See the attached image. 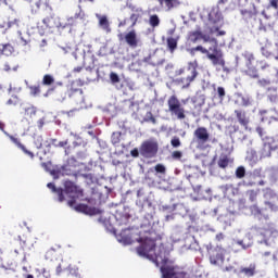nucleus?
Instances as JSON below:
<instances>
[{
	"instance_id": "obj_31",
	"label": "nucleus",
	"mask_w": 278,
	"mask_h": 278,
	"mask_svg": "<svg viewBox=\"0 0 278 278\" xmlns=\"http://www.w3.org/2000/svg\"><path fill=\"white\" fill-rule=\"evenodd\" d=\"M273 257V260L277 261V256L276 255H273V253L270 251H266V252H263L261 254V260L265 263V264H268V262H270V258Z\"/></svg>"
},
{
	"instance_id": "obj_22",
	"label": "nucleus",
	"mask_w": 278,
	"mask_h": 278,
	"mask_svg": "<svg viewBox=\"0 0 278 278\" xmlns=\"http://www.w3.org/2000/svg\"><path fill=\"white\" fill-rule=\"evenodd\" d=\"M203 38V31L201 30H192L188 34V40L189 42H192V45H197V42H200Z\"/></svg>"
},
{
	"instance_id": "obj_39",
	"label": "nucleus",
	"mask_w": 278,
	"mask_h": 278,
	"mask_svg": "<svg viewBox=\"0 0 278 278\" xmlns=\"http://www.w3.org/2000/svg\"><path fill=\"white\" fill-rule=\"evenodd\" d=\"M247 176V169L244 168V166H239L236 169V177L237 179H243V177Z\"/></svg>"
},
{
	"instance_id": "obj_57",
	"label": "nucleus",
	"mask_w": 278,
	"mask_h": 278,
	"mask_svg": "<svg viewBox=\"0 0 278 278\" xmlns=\"http://www.w3.org/2000/svg\"><path fill=\"white\" fill-rule=\"evenodd\" d=\"M130 154L132 157H139L140 155V150L138 151V149H134L130 151Z\"/></svg>"
},
{
	"instance_id": "obj_34",
	"label": "nucleus",
	"mask_w": 278,
	"mask_h": 278,
	"mask_svg": "<svg viewBox=\"0 0 278 278\" xmlns=\"http://www.w3.org/2000/svg\"><path fill=\"white\" fill-rule=\"evenodd\" d=\"M245 75L251 77L252 79H258L260 74H257V70L255 67H250L245 71Z\"/></svg>"
},
{
	"instance_id": "obj_45",
	"label": "nucleus",
	"mask_w": 278,
	"mask_h": 278,
	"mask_svg": "<svg viewBox=\"0 0 278 278\" xmlns=\"http://www.w3.org/2000/svg\"><path fill=\"white\" fill-rule=\"evenodd\" d=\"M49 173H50V175H52V177L58 179V177H60V175H62V168H53L52 167Z\"/></svg>"
},
{
	"instance_id": "obj_28",
	"label": "nucleus",
	"mask_w": 278,
	"mask_h": 278,
	"mask_svg": "<svg viewBox=\"0 0 278 278\" xmlns=\"http://www.w3.org/2000/svg\"><path fill=\"white\" fill-rule=\"evenodd\" d=\"M58 18L59 17H53V16H47L42 20L43 25L49 27L50 29L55 27L58 25Z\"/></svg>"
},
{
	"instance_id": "obj_10",
	"label": "nucleus",
	"mask_w": 278,
	"mask_h": 278,
	"mask_svg": "<svg viewBox=\"0 0 278 278\" xmlns=\"http://www.w3.org/2000/svg\"><path fill=\"white\" fill-rule=\"evenodd\" d=\"M258 236L262 238L263 242H268L273 236H278L277 226L269 224L267 227L260 229Z\"/></svg>"
},
{
	"instance_id": "obj_53",
	"label": "nucleus",
	"mask_w": 278,
	"mask_h": 278,
	"mask_svg": "<svg viewBox=\"0 0 278 278\" xmlns=\"http://www.w3.org/2000/svg\"><path fill=\"white\" fill-rule=\"evenodd\" d=\"M172 157L173 160H180L181 157H184V153H181V151H174L172 153Z\"/></svg>"
},
{
	"instance_id": "obj_37",
	"label": "nucleus",
	"mask_w": 278,
	"mask_h": 278,
	"mask_svg": "<svg viewBox=\"0 0 278 278\" xmlns=\"http://www.w3.org/2000/svg\"><path fill=\"white\" fill-rule=\"evenodd\" d=\"M149 24L151 27H159L160 26V16L157 14L151 15L149 20Z\"/></svg>"
},
{
	"instance_id": "obj_62",
	"label": "nucleus",
	"mask_w": 278,
	"mask_h": 278,
	"mask_svg": "<svg viewBox=\"0 0 278 278\" xmlns=\"http://www.w3.org/2000/svg\"><path fill=\"white\" fill-rule=\"evenodd\" d=\"M225 238V236L223 233H218L216 235V240H218L220 242V240H223Z\"/></svg>"
},
{
	"instance_id": "obj_38",
	"label": "nucleus",
	"mask_w": 278,
	"mask_h": 278,
	"mask_svg": "<svg viewBox=\"0 0 278 278\" xmlns=\"http://www.w3.org/2000/svg\"><path fill=\"white\" fill-rule=\"evenodd\" d=\"M55 257H58V252L55 251V249H50L46 252V260L53 262Z\"/></svg>"
},
{
	"instance_id": "obj_44",
	"label": "nucleus",
	"mask_w": 278,
	"mask_h": 278,
	"mask_svg": "<svg viewBox=\"0 0 278 278\" xmlns=\"http://www.w3.org/2000/svg\"><path fill=\"white\" fill-rule=\"evenodd\" d=\"M51 144H53V147L64 148L68 144V140L58 142V139H52Z\"/></svg>"
},
{
	"instance_id": "obj_13",
	"label": "nucleus",
	"mask_w": 278,
	"mask_h": 278,
	"mask_svg": "<svg viewBox=\"0 0 278 278\" xmlns=\"http://www.w3.org/2000/svg\"><path fill=\"white\" fill-rule=\"evenodd\" d=\"M193 136H194L198 144H200V147H203V144H205V142H207L210 140V132L207 131V128H205V127H198L194 130Z\"/></svg>"
},
{
	"instance_id": "obj_8",
	"label": "nucleus",
	"mask_w": 278,
	"mask_h": 278,
	"mask_svg": "<svg viewBox=\"0 0 278 278\" xmlns=\"http://www.w3.org/2000/svg\"><path fill=\"white\" fill-rule=\"evenodd\" d=\"M58 86H61V90H62V94H61V99L62 101L66 100V99H71L73 98V94H75V92H78L79 89H75V88H68V87H64V84L62 81H58L55 84V86H53L52 88H49L47 90V92L43 94V97H50V94H53V92H55V88H58Z\"/></svg>"
},
{
	"instance_id": "obj_42",
	"label": "nucleus",
	"mask_w": 278,
	"mask_h": 278,
	"mask_svg": "<svg viewBox=\"0 0 278 278\" xmlns=\"http://www.w3.org/2000/svg\"><path fill=\"white\" fill-rule=\"evenodd\" d=\"M25 112V116H34L36 115V109L34 105H29L27 108L24 109Z\"/></svg>"
},
{
	"instance_id": "obj_60",
	"label": "nucleus",
	"mask_w": 278,
	"mask_h": 278,
	"mask_svg": "<svg viewBox=\"0 0 278 278\" xmlns=\"http://www.w3.org/2000/svg\"><path fill=\"white\" fill-rule=\"evenodd\" d=\"M75 203H76L75 199H72V200H70V201L67 202V205H68L70 207H73V206L75 205Z\"/></svg>"
},
{
	"instance_id": "obj_6",
	"label": "nucleus",
	"mask_w": 278,
	"mask_h": 278,
	"mask_svg": "<svg viewBox=\"0 0 278 278\" xmlns=\"http://www.w3.org/2000/svg\"><path fill=\"white\" fill-rule=\"evenodd\" d=\"M159 146L157 142L153 140H146L141 143L139 148V153L142 157L151 159L157 155Z\"/></svg>"
},
{
	"instance_id": "obj_32",
	"label": "nucleus",
	"mask_w": 278,
	"mask_h": 278,
	"mask_svg": "<svg viewBox=\"0 0 278 278\" xmlns=\"http://www.w3.org/2000/svg\"><path fill=\"white\" fill-rule=\"evenodd\" d=\"M55 84V78L51 74H46L42 78L43 86H53Z\"/></svg>"
},
{
	"instance_id": "obj_2",
	"label": "nucleus",
	"mask_w": 278,
	"mask_h": 278,
	"mask_svg": "<svg viewBox=\"0 0 278 278\" xmlns=\"http://www.w3.org/2000/svg\"><path fill=\"white\" fill-rule=\"evenodd\" d=\"M265 208H260L257 205L251 207V212L257 220H268L269 216L266 214V210L270 212H278V195L276 193H269V200L264 202Z\"/></svg>"
},
{
	"instance_id": "obj_48",
	"label": "nucleus",
	"mask_w": 278,
	"mask_h": 278,
	"mask_svg": "<svg viewBox=\"0 0 278 278\" xmlns=\"http://www.w3.org/2000/svg\"><path fill=\"white\" fill-rule=\"evenodd\" d=\"M3 71H5V73H10V71H18V65L12 67L10 63L7 62L3 65Z\"/></svg>"
},
{
	"instance_id": "obj_51",
	"label": "nucleus",
	"mask_w": 278,
	"mask_h": 278,
	"mask_svg": "<svg viewBox=\"0 0 278 278\" xmlns=\"http://www.w3.org/2000/svg\"><path fill=\"white\" fill-rule=\"evenodd\" d=\"M242 16H244V18H253V16H255V13H253V11H249V10H243L241 11Z\"/></svg>"
},
{
	"instance_id": "obj_64",
	"label": "nucleus",
	"mask_w": 278,
	"mask_h": 278,
	"mask_svg": "<svg viewBox=\"0 0 278 278\" xmlns=\"http://www.w3.org/2000/svg\"><path fill=\"white\" fill-rule=\"evenodd\" d=\"M243 105L245 106L251 105V101L243 99Z\"/></svg>"
},
{
	"instance_id": "obj_21",
	"label": "nucleus",
	"mask_w": 278,
	"mask_h": 278,
	"mask_svg": "<svg viewBox=\"0 0 278 278\" xmlns=\"http://www.w3.org/2000/svg\"><path fill=\"white\" fill-rule=\"evenodd\" d=\"M73 25H75V17H68L66 20L58 18V24L55 25V27L66 29V27H73Z\"/></svg>"
},
{
	"instance_id": "obj_12",
	"label": "nucleus",
	"mask_w": 278,
	"mask_h": 278,
	"mask_svg": "<svg viewBox=\"0 0 278 278\" xmlns=\"http://www.w3.org/2000/svg\"><path fill=\"white\" fill-rule=\"evenodd\" d=\"M76 212H80L81 214H86L87 216H99L103 214V211L98 207L89 206L88 204H77L75 206Z\"/></svg>"
},
{
	"instance_id": "obj_20",
	"label": "nucleus",
	"mask_w": 278,
	"mask_h": 278,
	"mask_svg": "<svg viewBox=\"0 0 278 278\" xmlns=\"http://www.w3.org/2000/svg\"><path fill=\"white\" fill-rule=\"evenodd\" d=\"M14 53V46L12 43H0V55L10 58Z\"/></svg>"
},
{
	"instance_id": "obj_5",
	"label": "nucleus",
	"mask_w": 278,
	"mask_h": 278,
	"mask_svg": "<svg viewBox=\"0 0 278 278\" xmlns=\"http://www.w3.org/2000/svg\"><path fill=\"white\" fill-rule=\"evenodd\" d=\"M161 273L162 278H188V273L175 265H163Z\"/></svg>"
},
{
	"instance_id": "obj_36",
	"label": "nucleus",
	"mask_w": 278,
	"mask_h": 278,
	"mask_svg": "<svg viewBox=\"0 0 278 278\" xmlns=\"http://www.w3.org/2000/svg\"><path fill=\"white\" fill-rule=\"evenodd\" d=\"M144 123H152L153 125L157 124V119L155 118V116H153V113L151 111H149L146 114V117L143 118Z\"/></svg>"
},
{
	"instance_id": "obj_52",
	"label": "nucleus",
	"mask_w": 278,
	"mask_h": 278,
	"mask_svg": "<svg viewBox=\"0 0 278 278\" xmlns=\"http://www.w3.org/2000/svg\"><path fill=\"white\" fill-rule=\"evenodd\" d=\"M154 170L164 175V173H166V167L163 164H156Z\"/></svg>"
},
{
	"instance_id": "obj_25",
	"label": "nucleus",
	"mask_w": 278,
	"mask_h": 278,
	"mask_svg": "<svg viewBox=\"0 0 278 278\" xmlns=\"http://www.w3.org/2000/svg\"><path fill=\"white\" fill-rule=\"evenodd\" d=\"M99 25L106 31V34H110L112 31V28L110 27V21H108V16L102 15L99 17Z\"/></svg>"
},
{
	"instance_id": "obj_61",
	"label": "nucleus",
	"mask_w": 278,
	"mask_h": 278,
	"mask_svg": "<svg viewBox=\"0 0 278 278\" xmlns=\"http://www.w3.org/2000/svg\"><path fill=\"white\" fill-rule=\"evenodd\" d=\"M237 244H239V247H242V249H247V245H244V241L242 240L237 241Z\"/></svg>"
},
{
	"instance_id": "obj_16",
	"label": "nucleus",
	"mask_w": 278,
	"mask_h": 278,
	"mask_svg": "<svg viewBox=\"0 0 278 278\" xmlns=\"http://www.w3.org/2000/svg\"><path fill=\"white\" fill-rule=\"evenodd\" d=\"M9 138L13 142V144H16V147L18 149H21V151H23V153H25V155H28V157L34 160V157H35L34 152L27 150V148H25V146L23 143H21V139L16 138L14 136H9Z\"/></svg>"
},
{
	"instance_id": "obj_3",
	"label": "nucleus",
	"mask_w": 278,
	"mask_h": 278,
	"mask_svg": "<svg viewBox=\"0 0 278 278\" xmlns=\"http://www.w3.org/2000/svg\"><path fill=\"white\" fill-rule=\"evenodd\" d=\"M168 112L172 116H176L178 121L186 118V109L181 105V101L177 96H170L167 100Z\"/></svg>"
},
{
	"instance_id": "obj_50",
	"label": "nucleus",
	"mask_w": 278,
	"mask_h": 278,
	"mask_svg": "<svg viewBox=\"0 0 278 278\" xmlns=\"http://www.w3.org/2000/svg\"><path fill=\"white\" fill-rule=\"evenodd\" d=\"M41 166L47 173H50V170L53 168V163L49 161L47 163H41Z\"/></svg>"
},
{
	"instance_id": "obj_29",
	"label": "nucleus",
	"mask_w": 278,
	"mask_h": 278,
	"mask_svg": "<svg viewBox=\"0 0 278 278\" xmlns=\"http://www.w3.org/2000/svg\"><path fill=\"white\" fill-rule=\"evenodd\" d=\"M200 51L203 55H207L210 53V50L204 48L203 46H197L191 49H189L190 55H197V52Z\"/></svg>"
},
{
	"instance_id": "obj_4",
	"label": "nucleus",
	"mask_w": 278,
	"mask_h": 278,
	"mask_svg": "<svg viewBox=\"0 0 278 278\" xmlns=\"http://www.w3.org/2000/svg\"><path fill=\"white\" fill-rule=\"evenodd\" d=\"M212 42H215L213 48H208L206 58L212 62L213 66H223L225 68V59L223 58V51L218 49V42L216 39H212ZM212 51L213 53H210Z\"/></svg>"
},
{
	"instance_id": "obj_41",
	"label": "nucleus",
	"mask_w": 278,
	"mask_h": 278,
	"mask_svg": "<svg viewBox=\"0 0 278 278\" xmlns=\"http://www.w3.org/2000/svg\"><path fill=\"white\" fill-rule=\"evenodd\" d=\"M217 36H225L227 34L225 30H220V26H211L210 34H216Z\"/></svg>"
},
{
	"instance_id": "obj_30",
	"label": "nucleus",
	"mask_w": 278,
	"mask_h": 278,
	"mask_svg": "<svg viewBox=\"0 0 278 278\" xmlns=\"http://www.w3.org/2000/svg\"><path fill=\"white\" fill-rule=\"evenodd\" d=\"M61 175H66L68 177H77V173L73 169H71V165H63L61 167Z\"/></svg>"
},
{
	"instance_id": "obj_33",
	"label": "nucleus",
	"mask_w": 278,
	"mask_h": 278,
	"mask_svg": "<svg viewBox=\"0 0 278 278\" xmlns=\"http://www.w3.org/2000/svg\"><path fill=\"white\" fill-rule=\"evenodd\" d=\"M28 90L30 92V97H39L41 92L40 85L29 86Z\"/></svg>"
},
{
	"instance_id": "obj_26",
	"label": "nucleus",
	"mask_w": 278,
	"mask_h": 278,
	"mask_svg": "<svg viewBox=\"0 0 278 278\" xmlns=\"http://www.w3.org/2000/svg\"><path fill=\"white\" fill-rule=\"evenodd\" d=\"M153 249H155L154 244L151 248H149V245H147V243H142L140 247L137 248V253L139 255L147 256V255H149L150 251H153Z\"/></svg>"
},
{
	"instance_id": "obj_1",
	"label": "nucleus",
	"mask_w": 278,
	"mask_h": 278,
	"mask_svg": "<svg viewBox=\"0 0 278 278\" xmlns=\"http://www.w3.org/2000/svg\"><path fill=\"white\" fill-rule=\"evenodd\" d=\"M197 68H199V62L195 60L189 62L186 67L176 70L175 75L177 77L181 75L185 76L177 79V84H181L184 90L190 88L192 81H194L197 77H199V71Z\"/></svg>"
},
{
	"instance_id": "obj_19",
	"label": "nucleus",
	"mask_w": 278,
	"mask_h": 278,
	"mask_svg": "<svg viewBox=\"0 0 278 278\" xmlns=\"http://www.w3.org/2000/svg\"><path fill=\"white\" fill-rule=\"evenodd\" d=\"M233 164V159L229 157V155L227 154H220L218 161H217V165L219 168H228L229 165Z\"/></svg>"
},
{
	"instance_id": "obj_47",
	"label": "nucleus",
	"mask_w": 278,
	"mask_h": 278,
	"mask_svg": "<svg viewBox=\"0 0 278 278\" xmlns=\"http://www.w3.org/2000/svg\"><path fill=\"white\" fill-rule=\"evenodd\" d=\"M225 88L224 87H217V96L220 101L225 100Z\"/></svg>"
},
{
	"instance_id": "obj_55",
	"label": "nucleus",
	"mask_w": 278,
	"mask_h": 278,
	"mask_svg": "<svg viewBox=\"0 0 278 278\" xmlns=\"http://www.w3.org/2000/svg\"><path fill=\"white\" fill-rule=\"evenodd\" d=\"M140 18V15L136 14V13H132L130 15V21L132 22V27L134 25H136V23H138V20Z\"/></svg>"
},
{
	"instance_id": "obj_43",
	"label": "nucleus",
	"mask_w": 278,
	"mask_h": 278,
	"mask_svg": "<svg viewBox=\"0 0 278 278\" xmlns=\"http://www.w3.org/2000/svg\"><path fill=\"white\" fill-rule=\"evenodd\" d=\"M248 197H249V201H251V203L257 201V191L249 190L248 191Z\"/></svg>"
},
{
	"instance_id": "obj_54",
	"label": "nucleus",
	"mask_w": 278,
	"mask_h": 278,
	"mask_svg": "<svg viewBox=\"0 0 278 278\" xmlns=\"http://www.w3.org/2000/svg\"><path fill=\"white\" fill-rule=\"evenodd\" d=\"M258 86H262L263 88H266V86H270V80L268 79H260L258 80Z\"/></svg>"
},
{
	"instance_id": "obj_59",
	"label": "nucleus",
	"mask_w": 278,
	"mask_h": 278,
	"mask_svg": "<svg viewBox=\"0 0 278 278\" xmlns=\"http://www.w3.org/2000/svg\"><path fill=\"white\" fill-rule=\"evenodd\" d=\"M56 275H62V265L59 264L56 267Z\"/></svg>"
},
{
	"instance_id": "obj_23",
	"label": "nucleus",
	"mask_w": 278,
	"mask_h": 278,
	"mask_svg": "<svg viewBox=\"0 0 278 278\" xmlns=\"http://www.w3.org/2000/svg\"><path fill=\"white\" fill-rule=\"evenodd\" d=\"M47 188H49V190H51L52 192H55L58 194V199H59V202L62 203L63 201H65V198H64V189L62 188H59L56 189L55 188V184L53 182H49L47 185Z\"/></svg>"
},
{
	"instance_id": "obj_63",
	"label": "nucleus",
	"mask_w": 278,
	"mask_h": 278,
	"mask_svg": "<svg viewBox=\"0 0 278 278\" xmlns=\"http://www.w3.org/2000/svg\"><path fill=\"white\" fill-rule=\"evenodd\" d=\"M83 68L84 67H81V66L75 67L74 73H81Z\"/></svg>"
},
{
	"instance_id": "obj_18",
	"label": "nucleus",
	"mask_w": 278,
	"mask_h": 278,
	"mask_svg": "<svg viewBox=\"0 0 278 278\" xmlns=\"http://www.w3.org/2000/svg\"><path fill=\"white\" fill-rule=\"evenodd\" d=\"M119 236L121 241L124 242V244H134V235L129 228L122 230Z\"/></svg>"
},
{
	"instance_id": "obj_40",
	"label": "nucleus",
	"mask_w": 278,
	"mask_h": 278,
	"mask_svg": "<svg viewBox=\"0 0 278 278\" xmlns=\"http://www.w3.org/2000/svg\"><path fill=\"white\" fill-rule=\"evenodd\" d=\"M121 131L113 132L111 136V142L112 144H119L121 143Z\"/></svg>"
},
{
	"instance_id": "obj_58",
	"label": "nucleus",
	"mask_w": 278,
	"mask_h": 278,
	"mask_svg": "<svg viewBox=\"0 0 278 278\" xmlns=\"http://www.w3.org/2000/svg\"><path fill=\"white\" fill-rule=\"evenodd\" d=\"M202 40H203V42H210V36L204 35V34L202 33Z\"/></svg>"
},
{
	"instance_id": "obj_9",
	"label": "nucleus",
	"mask_w": 278,
	"mask_h": 278,
	"mask_svg": "<svg viewBox=\"0 0 278 278\" xmlns=\"http://www.w3.org/2000/svg\"><path fill=\"white\" fill-rule=\"evenodd\" d=\"M65 194H74L76 199H81L84 197V189H80L79 186H77L75 182L71 180L64 181V190L63 193Z\"/></svg>"
},
{
	"instance_id": "obj_27",
	"label": "nucleus",
	"mask_w": 278,
	"mask_h": 278,
	"mask_svg": "<svg viewBox=\"0 0 278 278\" xmlns=\"http://www.w3.org/2000/svg\"><path fill=\"white\" fill-rule=\"evenodd\" d=\"M166 42L169 53H175L177 51V39L175 37H168Z\"/></svg>"
},
{
	"instance_id": "obj_24",
	"label": "nucleus",
	"mask_w": 278,
	"mask_h": 278,
	"mask_svg": "<svg viewBox=\"0 0 278 278\" xmlns=\"http://www.w3.org/2000/svg\"><path fill=\"white\" fill-rule=\"evenodd\" d=\"M266 97L271 103H278L277 87H269L266 90Z\"/></svg>"
},
{
	"instance_id": "obj_14",
	"label": "nucleus",
	"mask_w": 278,
	"mask_h": 278,
	"mask_svg": "<svg viewBox=\"0 0 278 278\" xmlns=\"http://www.w3.org/2000/svg\"><path fill=\"white\" fill-rule=\"evenodd\" d=\"M220 23H223V14L218 9H212L208 13V24L212 27H216Z\"/></svg>"
},
{
	"instance_id": "obj_56",
	"label": "nucleus",
	"mask_w": 278,
	"mask_h": 278,
	"mask_svg": "<svg viewBox=\"0 0 278 278\" xmlns=\"http://www.w3.org/2000/svg\"><path fill=\"white\" fill-rule=\"evenodd\" d=\"M269 8H274V10H278V0H270Z\"/></svg>"
},
{
	"instance_id": "obj_49",
	"label": "nucleus",
	"mask_w": 278,
	"mask_h": 278,
	"mask_svg": "<svg viewBox=\"0 0 278 278\" xmlns=\"http://www.w3.org/2000/svg\"><path fill=\"white\" fill-rule=\"evenodd\" d=\"M110 79L112 81V84H118L121 81V78L118 77V74L112 72L110 74Z\"/></svg>"
},
{
	"instance_id": "obj_15",
	"label": "nucleus",
	"mask_w": 278,
	"mask_h": 278,
	"mask_svg": "<svg viewBox=\"0 0 278 278\" xmlns=\"http://www.w3.org/2000/svg\"><path fill=\"white\" fill-rule=\"evenodd\" d=\"M124 38H125V42L131 49H136L138 47L139 39H138V33H136V30L132 29L126 33Z\"/></svg>"
},
{
	"instance_id": "obj_7",
	"label": "nucleus",
	"mask_w": 278,
	"mask_h": 278,
	"mask_svg": "<svg viewBox=\"0 0 278 278\" xmlns=\"http://www.w3.org/2000/svg\"><path fill=\"white\" fill-rule=\"evenodd\" d=\"M226 253L227 250L220 247L208 248L207 250L208 260L211 264H213V266H218V264H223V262H225Z\"/></svg>"
},
{
	"instance_id": "obj_46",
	"label": "nucleus",
	"mask_w": 278,
	"mask_h": 278,
	"mask_svg": "<svg viewBox=\"0 0 278 278\" xmlns=\"http://www.w3.org/2000/svg\"><path fill=\"white\" fill-rule=\"evenodd\" d=\"M170 144H172V147H174V149H177V148L181 147V140L179 139V137H174L170 140Z\"/></svg>"
},
{
	"instance_id": "obj_35",
	"label": "nucleus",
	"mask_w": 278,
	"mask_h": 278,
	"mask_svg": "<svg viewBox=\"0 0 278 278\" xmlns=\"http://www.w3.org/2000/svg\"><path fill=\"white\" fill-rule=\"evenodd\" d=\"M160 5H166L168 10H173L175 8V3H177V0H157Z\"/></svg>"
},
{
	"instance_id": "obj_11",
	"label": "nucleus",
	"mask_w": 278,
	"mask_h": 278,
	"mask_svg": "<svg viewBox=\"0 0 278 278\" xmlns=\"http://www.w3.org/2000/svg\"><path fill=\"white\" fill-rule=\"evenodd\" d=\"M235 275L238 277L244 275L248 278L255 277V275H257V265L251 263L249 266H241L239 269H235Z\"/></svg>"
},
{
	"instance_id": "obj_17",
	"label": "nucleus",
	"mask_w": 278,
	"mask_h": 278,
	"mask_svg": "<svg viewBox=\"0 0 278 278\" xmlns=\"http://www.w3.org/2000/svg\"><path fill=\"white\" fill-rule=\"evenodd\" d=\"M236 117L239 122V124L244 127V129H249V117L247 116V112L244 111H240V110H236L235 111Z\"/></svg>"
}]
</instances>
